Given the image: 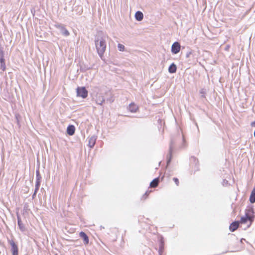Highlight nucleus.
<instances>
[{"mask_svg":"<svg viewBox=\"0 0 255 255\" xmlns=\"http://www.w3.org/2000/svg\"><path fill=\"white\" fill-rule=\"evenodd\" d=\"M250 201L252 203L255 202V188L253 189L252 191L250 198Z\"/></svg>","mask_w":255,"mask_h":255,"instance_id":"obj_16","label":"nucleus"},{"mask_svg":"<svg viewBox=\"0 0 255 255\" xmlns=\"http://www.w3.org/2000/svg\"><path fill=\"white\" fill-rule=\"evenodd\" d=\"M200 94H202V96H202L203 98H205V93H206V91H205V90L204 89H201V90H200Z\"/></svg>","mask_w":255,"mask_h":255,"instance_id":"obj_19","label":"nucleus"},{"mask_svg":"<svg viewBox=\"0 0 255 255\" xmlns=\"http://www.w3.org/2000/svg\"><path fill=\"white\" fill-rule=\"evenodd\" d=\"M91 94L97 104L101 105L104 102L105 98L101 88L97 87H94Z\"/></svg>","mask_w":255,"mask_h":255,"instance_id":"obj_2","label":"nucleus"},{"mask_svg":"<svg viewBox=\"0 0 255 255\" xmlns=\"http://www.w3.org/2000/svg\"><path fill=\"white\" fill-rule=\"evenodd\" d=\"M18 226H19V227L21 231H23V230H24V228H23V227L22 226V224H21V223L20 221H19V220H18Z\"/></svg>","mask_w":255,"mask_h":255,"instance_id":"obj_20","label":"nucleus"},{"mask_svg":"<svg viewBox=\"0 0 255 255\" xmlns=\"http://www.w3.org/2000/svg\"><path fill=\"white\" fill-rule=\"evenodd\" d=\"M173 180H174V181H175V182L176 184L177 185H178V184H179V181H178V179L177 178H173Z\"/></svg>","mask_w":255,"mask_h":255,"instance_id":"obj_21","label":"nucleus"},{"mask_svg":"<svg viewBox=\"0 0 255 255\" xmlns=\"http://www.w3.org/2000/svg\"><path fill=\"white\" fill-rule=\"evenodd\" d=\"M10 244L11 246V251L12 253V255H17L18 248L17 245L14 243V242L13 241H10Z\"/></svg>","mask_w":255,"mask_h":255,"instance_id":"obj_7","label":"nucleus"},{"mask_svg":"<svg viewBox=\"0 0 255 255\" xmlns=\"http://www.w3.org/2000/svg\"><path fill=\"white\" fill-rule=\"evenodd\" d=\"M239 222H233V223H232L231 224V225L230 226V230L232 231V232H234L236 230H237V229L238 228V226H239Z\"/></svg>","mask_w":255,"mask_h":255,"instance_id":"obj_12","label":"nucleus"},{"mask_svg":"<svg viewBox=\"0 0 255 255\" xmlns=\"http://www.w3.org/2000/svg\"><path fill=\"white\" fill-rule=\"evenodd\" d=\"M118 48L120 51H124L125 50V47L122 44H118Z\"/></svg>","mask_w":255,"mask_h":255,"instance_id":"obj_18","label":"nucleus"},{"mask_svg":"<svg viewBox=\"0 0 255 255\" xmlns=\"http://www.w3.org/2000/svg\"><path fill=\"white\" fill-rule=\"evenodd\" d=\"M191 54H192V51H189V52H188L186 53V57L187 58H188V57H189V56H190V55Z\"/></svg>","mask_w":255,"mask_h":255,"instance_id":"obj_22","label":"nucleus"},{"mask_svg":"<svg viewBox=\"0 0 255 255\" xmlns=\"http://www.w3.org/2000/svg\"><path fill=\"white\" fill-rule=\"evenodd\" d=\"M128 109L131 113H135L137 111L138 109V107L134 103H131L129 105Z\"/></svg>","mask_w":255,"mask_h":255,"instance_id":"obj_8","label":"nucleus"},{"mask_svg":"<svg viewBox=\"0 0 255 255\" xmlns=\"http://www.w3.org/2000/svg\"><path fill=\"white\" fill-rule=\"evenodd\" d=\"M77 95L83 98H85L88 95V91L85 87H78L77 88Z\"/></svg>","mask_w":255,"mask_h":255,"instance_id":"obj_4","label":"nucleus"},{"mask_svg":"<svg viewBox=\"0 0 255 255\" xmlns=\"http://www.w3.org/2000/svg\"><path fill=\"white\" fill-rule=\"evenodd\" d=\"M96 136H92L89 138V146L91 148L93 147L96 142Z\"/></svg>","mask_w":255,"mask_h":255,"instance_id":"obj_10","label":"nucleus"},{"mask_svg":"<svg viewBox=\"0 0 255 255\" xmlns=\"http://www.w3.org/2000/svg\"><path fill=\"white\" fill-rule=\"evenodd\" d=\"M251 126H252V127H255V122H252V123H251Z\"/></svg>","mask_w":255,"mask_h":255,"instance_id":"obj_25","label":"nucleus"},{"mask_svg":"<svg viewBox=\"0 0 255 255\" xmlns=\"http://www.w3.org/2000/svg\"><path fill=\"white\" fill-rule=\"evenodd\" d=\"M176 66L174 63H172L168 68V71L170 73H174L176 71Z\"/></svg>","mask_w":255,"mask_h":255,"instance_id":"obj_15","label":"nucleus"},{"mask_svg":"<svg viewBox=\"0 0 255 255\" xmlns=\"http://www.w3.org/2000/svg\"><path fill=\"white\" fill-rule=\"evenodd\" d=\"M171 148H170V151H169V157H168V162H169L171 159Z\"/></svg>","mask_w":255,"mask_h":255,"instance_id":"obj_23","label":"nucleus"},{"mask_svg":"<svg viewBox=\"0 0 255 255\" xmlns=\"http://www.w3.org/2000/svg\"><path fill=\"white\" fill-rule=\"evenodd\" d=\"M0 69H1L3 71L5 70L4 60L2 56L0 57Z\"/></svg>","mask_w":255,"mask_h":255,"instance_id":"obj_14","label":"nucleus"},{"mask_svg":"<svg viewBox=\"0 0 255 255\" xmlns=\"http://www.w3.org/2000/svg\"><path fill=\"white\" fill-rule=\"evenodd\" d=\"M108 36L106 35L99 34L96 38L95 46L99 56L102 57L106 48V40Z\"/></svg>","mask_w":255,"mask_h":255,"instance_id":"obj_1","label":"nucleus"},{"mask_svg":"<svg viewBox=\"0 0 255 255\" xmlns=\"http://www.w3.org/2000/svg\"><path fill=\"white\" fill-rule=\"evenodd\" d=\"M75 128L74 126H69L67 128V132L70 135H72L75 133Z\"/></svg>","mask_w":255,"mask_h":255,"instance_id":"obj_9","label":"nucleus"},{"mask_svg":"<svg viewBox=\"0 0 255 255\" xmlns=\"http://www.w3.org/2000/svg\"><path fill=\"white\" fill-rule=\"evenodd\" d=\"M158 178H155L154 179L151 183H150V186L151 187H155L157 186L158 183Z\"/></svg>","mask_w":255,"mask_h":255,"instance_id":"obj_17","label":"nucleus"},{"mask_svg":"<svg viewBox=\"0 0 255 255\" xmlns=\"http://www.w3.org/2000/svg\"><path fill=\"white\" fill-rule=\"evenodd\" d=\"M55 26L58 28L60 32L64 36H67L69 35V32L65 28V27L61 24L56 25Z\"/></svg>","mask_w":255,"mask_h":255,"instance_id":"obj_5","label":"nucleus"},{"mask_svg":"<svg viewBox=\"0 0 255 255\" xmlns=\"http://www.w3.org/2000/svg\"><path fill=\"white\" fill-rule=\"evenodd\" d=\"M180 50V45L178 42L173 43L171 47V51L174 54H177Z\"/></svg>","mask_w":255,"mask_h":255,"instance_id":"obj_6","label":"nucleus"},{"mask_svg":"<svg viewBox=\"0 0 255 255\" xmlns=\"http://www.w3.org/2000/svg\"><path fill=\"white\" fill-rule=\"evenodd\" d=\"M79 235L80 237L83 239L84 243L85 244H87L89 243V239L87 236L86 235V234L83 232H81L80 233Z\"/></svg>","mask_w":255,"mask_h":255,"instance_id":"obj_13","label":"nucleus"},{"mask_svg":"<svg viewBox=\"0 0 255 255\" xmlns=\"http://www.w3.org/2000/svg\"><path fill=\"white\" fill-rule=\"evenodd\" d=\"M135 18L137 21H141L143 19V14L141 11H138L135 14Z\"/></svg>","mask_w":255,"mask_h":255,"instance_id":"obj_11","label":"nucleus"},{"mask_svg":"<svg viewBox=\"0 0 255 255\" xmlns=\"http://www.w3.org/2000/svg\"><path fill=\"white\" fill-rule=\"evenodd\" d=\"M36 188H35V192H36L38 189V186H39V183H37L36 185Z\"/></svg>","mask_w":255,"mask_h":255,"instance_id":"obj_24","label":"nucleus"},{"mask_svg":"<svg viewBox=\"0 0 255 255\" xmlns=\"http://www.w3.org/2000/svg\"><path fill=\"white\" fill-rule=\"evenodd\" d=\"M253 212L252 210H248L246 211L245 215L241 217L240 223L242 224H247L248 222L249 224L248 227H249L254 220Z\"/></svg>","mask_w":255,"mask_h":255,"instance_id":"obj_3","label":"nucleus"}]
</instances>
